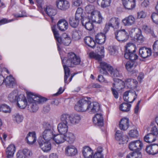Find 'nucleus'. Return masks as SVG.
<instances>
[{"mask_svg":"<svg viewBox=\"0 0 158 158\" xmlns=\"http://www.w3.org/2000/svg\"><path fill=\"white\" fill-rule=\"evenodd\" d=\"M61 59L64 71V81L65 84H68L69 82L67 80V78L70 74V71L68 67H73L74 65L79 64L81 60L79 57L72 52L69 53L67 57Z\"/></svg>","mask_w":158,"mask_h":158,"instance_id":"f257e3e1","label":"nucleus"},{"mask_svg":"<svg viewBox=\"0 0 158 158\" xmlns=\"http://www.w3.org/2000/svg\"><path fill=\"white\" fill-rule=\"evenodd\" d=\"M26 94L29 103L28 109L31 112H35L38 110L37 103H42L47 100L44 97L31 92H27Z\"/></svg>","mask_w":158,"mask_h":158,"instance_id":"f03ea898","label":"nucleus"},{"mask_svg":"<svg viewBox=\"0 0 158 158\" xmlns=\"http://www.w3.org/2000/svg\"><path fill=\"white\" fill-rule=\"evenodd\" d=\"M119 24L120 20L118 18L112 17L106 23L103 29V32L106 33L109 30L110 27L114 29H117L119 28Z\"/></svg>","mask_w":158,"mask_h":158,"instance_id":"7ed1b4c3","label":"nucleus"},{"mask_svg":"<svg viewBox=\"0 0 158 158\" xmlns=\"http://www.w3.org/2000/svg\"><path fill=\"white\" fill-rule=\"evenodd\" d=\"M90 102V101L87 98L80 100L75 105V110L77 111L81 112L88 110Z\"/></svg>","mask_w":158,"mask_h":158,"instance_id":"20e7f679","label":"nucleus"},{"mask_svg":"<svg viewBox=\"0 0 158 158\" xmlns=\"http://www.w3.org/2000/svg\"><path fill=\"white\" fill-rule=\"evenodd\" d=\"M114 35L115 38L119 41H125L129 37L128 33L124 29L117 31Z\"/></svg>","mask_w":158,"mask_h":158,"instance_id":"39448f33","label":"nucleus"},{"mask_svg":"<svg viewBox=\"0 0 158 158\" xmlns=\"http://www.w3.org/2000/svg\"><path fill=\"white\" fill-rule=\"evenodd\" d=\"M38 142L40 147L44 152H47L51 149V144L49 141L44 140L42 137L40 138Z\"/></svg>","mask_w":158,"mask_h":158,"instance_id":"423d86ee","label":"nucleus"},{"mask_svg":"<svg viewBox=\"0 0 158 158\" xmlns=\"http://www.w3.org/2000/svg\"><path fill=\"white\" fill-rule=\"evenodd\" d=\"M137 94L135 91L132 92L130 90L127 91L123 94L124 100L129 103H132L136 98Z\"/></svg>","mask_w":158,"mask_h":158,"instance_id":"0eeeda50","label":"nucleus"},{"mask_svg":"<svg viewBox=\"0 0 158 158\" xmlns=\"http://www.w3.org/2000/svg\"><path fill=\"white\" fill-rule=\"evenodd\" d=\"M143 144L139 140L132 141L129 144V148L130 150L135 152H139L142 148Z\"/></svg>","mask_w":158,"mask_h":158,"instance_id":"6e6552de","label":"nucleus"},{"mask_svg":"<svg viewBox=\"0 0 158 158\" xmlns=\"http://www.w3.org/2000/svg\"><path fill=\"white\" fill-rule=\"evenodd\" d=\"M56 4L57 8L61 10H65L69 7V2L65 0H57Z\"/></svg>","mask_w":158,"mask_h":158,"instance_id":"1a4fd4ad","label":"nucleus"},{"mask_svg":"<svg viewBox=\"0 0 158 158\" xmlns=\"http://www.w3.org/2000/svg\"><path fill=\"white\" fill-rule=\"evenodd\" d=\"M152 53L151 49L150 48L143 47L140 48L139 50V56L144 58L150 56Z\"/></svg>","mask_w":158,"mask_h":158,"instance_id":"9d476101","label":"nucleus"},{"mask_svg":"<svg viewBox=\"0 0 158 158\" xmlns=\"http://www.w3.org/2000/svg\"><path fill=\"white\" fill-rule=\"evenodd\" d=\"M17 102L18 106L21 109L25 108L27 104L26 98L23 95H19Z\"/></svg>","mask_w":158,"mask_h":158,"instance_id":"9b49d317","label":"nucleus"},{"mask_svg":"<svg viewBox=\"0 0 158 158\" xmlns=\"http://www.w3.org/2000/svg\"><path fill=\"white\" fill-rule=\"evenodd\" d=\"M91 20L93 22L100 24L102 22L103 18L100 12L98 11H95L94 13L90 16Z\"/></svg>","mask_w":158,"mask_h":158,"instance_id":"f8f14e48","label":"nucleus"},{"mask_svg":"<svg viewBox=\"0 0 158 158\" xmlns=\"http://www.w3.org/2000/svg\"><path fill=\"white\" fill-rule=\"evenodd\" d=\"M93 122L96 126L102 127L104 124L103 118L101 114H97L93 118Z\"/></svg>","mask_w":158,"mask_h":158,"instance_id":"ddd939ff","label":"nucleus"},{"mask_svg":"<svg viewBox=\"0 0 158 158\" xmlns=\"http://www.w3.org/2000/svg\"><path fill=\"white\" fill-rule=\"evenodd\" d=\"M54 134L53 131L52 129H47L43 132L42 136L43 139L45 140L48 141H50L51 139H53Z\"/></svg>","mask_w":158,"mask_h":158,"instance_id":"4468645a","label":"nucleus"},{"mask_svg":"<svg viewBox=\"0 0 158 158\" xmlns=\"http://www.w3.org/2000/svg\"><path fill=\"white\" fill-rule=\"evenodd\" d=\"M100 64L101 69L99 70V72L101 74L107 75L108 73L107 71L109 72L112 69V67L110 65L105 62H101Z\"/></svg>","mask_w":158,"mask_h":158,"instance_id":"2eb2a0df","label":"nucleus"},{"mask_svg":"<svg viewBox=\"0 0 158 158\" xmlns=\"http://www.w3.org/2000/svg\"><path fill=\"white\" fill-rule=\"evenodd\" d=\"M57 25L58 29L61 31H64L68 27V24L67 21L64 19H60L58 21Z\"/></svg>","mask_w":158,"mask_h":158,"instance_id":"dca6fc26","label":"nucleus"},{"mask_svg":"<svg viewBox=\"0 0 158 158\" xmlns=\"http://www.w3.org/2000/svg\"><path fill=\"white\" fill-rule=\"evenodd\" d=\"M89 110L91 113H95L100 110V105L96 102H91L90 101L89 106Z\"/></svg>","mask_w":158,"mask_h":158,"instance_id":"f3484780","label":"nucleus"},{"mask_svg":"<svg viewBox=\"0 0 158 158\" xmlns=\"http://www.w3.org/2000/svg\"><path fill=\"white\" fill-rule=\"evenodd\" d=\"M65 153L68 156H74L77 153V150L74 146L69 145L65 148Z\"/></svg>","mask_w":158,"mask_h":158,"instance_id":"a211bd4d","label":"nucleus"},{"mask_svg":"<svg viewBox=\"0 0 158 158\" xmlns=\"http://www.w3.org/2000/svg\"><path fill=\"white\" fill-rule=\"evenodd\" d=\"M114 83L113 84V88L118 90H122L125 87V83L123 81L118 78H113Z\"/></svg>","mask_w":158,"mask_h":158,"instance_id":"6ab92c4d","label":"nucleus"},{"mask_svg":"<svg viewBox=\"0 0 158 158\" xmlns=\"http://www.w3.org/2000/svg\"><path fill=\"white\" fill-rule=\"evenodd\" d=\"M135 22V19L132 15H130L126 17L122 20V22L125 26H130L134 24Z\"/></svg>","mask_w":158,"mask_h":158,"instance_id":"aec40b11","label":"nucleus"},{"mask_svg":"<svg viewBox=\"0 0 158 158\" xmlns=\"http://www.w3.org/2000/svg\"><path fill=\"white\" fill-rule=\"evenodd\" d=\"M129 119L127 118H122L119 123V127L120 129L122 130L125 131L127 130L129 126Z\"/></svg>","mask_w":158,"mask_h":158,"instance_id":"412c9836","label":"nucleus"},{"mask_svg":"<svg viewBox=\"0 0 158 158\" xmlns=\"http://www.w3.org/2000/svg\"><path fill=\"white\" fill-rule=\"evenodd\" d=\"M36 136L34 132H29L26 138L27 143L29 144H32L36 141Z\"/></svg>","mask_w":158,"mask_h":158,"instance_id":"4be33fe9","label":"nucleus"},{"mask_svg":"<svg viewBox=\"0 0 158 158\" xmlns=\"http://www.w3.org/2000/svg\"><path fill=\"white\" fill-rule=\"evenodd\" d=\"M61 122L67 125H71V115L64 113L62 114L60 116V118Z\"/></svg>","mask_w":158,"mask_h":158,"instance_id":"5701e85b","label":"nucleus"},{"mask_svg":"<svg viewBox=\"0 0 158 158\" xmlns=\"http://www.w3.org/2000/svg\"><path fill=\"white\" fill-rule=\"evenodd\" d=\"M82 153L85 158H92L93 152L89 147L85 146L83 148Z\"/></svg>","mask_w":158,"mask_h":158,"instance_id":"b1692460","label":"nucleus"},{"mask_svg":"<svg viewBox=\"0 0 158 158\" xmlns=\"http://www.w3.org/2000/svg\"><path fill=\"white\" fill-rule=\"evenodd\" d=\"M44 10L46 14L51 17L52 21L53 20L52 16H54L56 14V10L50 6H47L45 8H44Z\"/></svg>","mask_w":158,"mask_h":158,"instance_id":"393cba45","label":"nucleus"},{"mask_svg":"<svg viewBox=\"0 0 158 158\" xmlns=\"http://www.w3.org/2000/svg\"><path fill=\"white\" fill-rule=\"evenodd\" d=\"M4 83L6 87L13 88L15 85L14 78L11 76H7L5 79Z\"/></svg>","mask_w":158,"mask_h":158,"instance_id":"a878e982","label":"nucleus"},{"mask_svg":"<svg viewBox=\"0 0 158 158\" xmlns=\"http://www.w3.org/2000/svg\"><path fill=\"white\" fill-rule=\"evenodd\" d=\"M136 65L134 61H128L125 64V67L127 70L133 73H136V70H135Z\"/></svg>","mask_w":158,"mask_h":158,"instance_id":"bb28decb","label":"nucleus"},{"mask_svg":"<svg viewBox=\"0 0 158 158\" xmlns=\"http://www.w3.org/2000/svg\"><path fill=\"white\" fill-rule=\"evenodd\" d=\"M18 95V92L17 90H14L8 95V100L11 102H15L17 101Z\"/></svg>","mask_w":158,"mask_h":158,"instance_id":"cd10ccee","label":"nucleus"},{"mask_svg":"<svg viewBox=\"0 0 158 158\" xmlns=\"http://www.w3.org/2000/svg\"><path fill=\"white\" fill-rule=\"evenodd\" d=\"M98 33L95 36V40L98 44H102L105 42L106 37L105 34L106 33Z\"/></svg>","mask_w":158,"mask_h":158,"instance_id":"c85d7f7f","label":"nucleus"},{"mask_svg":"<svg viewBox=\"0 0 158 158\" xmlns=\"http://www.w3.org/2000/svg\"><path fill=\"white\" fill-rule=\"evenodd\" d=\"M53 140L57 144L61 143L64 142V135L60 134H54Z\"/></svg>","mask_w":158,"mask_h":158,"instance_id":"c756f323","label":"nucleus"},{"mask_svg":"<svg viewBox=\"0 0 158 158\" xmlns=\"http://www.w3.org/2000/svg\"><path fill=\"white\" fill-rule=\"evenodd\" d=\"M52 31L53 33L54 37L56 38L57 42L60 44H61L63 43L62 40L61 38L59 37L58 31L57 30L56 28V25H53L51 27Z\"/></svg>","mask_w":158,"mask_h":158,"instance_id":"7c9ffc66","label":"nucleus"},{"mask_svg":"<svg viewBox=\"0 0 158 158\" xmlns=\"http://www.w3.org/2000/svg\"><path fill=\"white\" fill-rule=\"evenodd\" d=\"M64 135L65 140L69 143H73L75 141L76 137L73 133L71 132H68Z\"/></svg>","mask_w":158,"mask_h":158,"instance_id":"2f4dec72","label":"nucleus"},{"mask_svg":"<svg viewBox=\"0 0 158 158\" xmlns=\"http://www.w3.org/2000/svg\"><path fill=\"white\" fill-rule=\"evenodd\" d=\"M68 126L62 123H60L57 126L58 132L60 134L64 135L68 131Z\"/></svg>","mask_w":158,"mask_h":158,"instance_id":"473e14b6","label":"nucleus"},{"mask_svg":"<svg viewBox=\"0 0 158 158\" xmlns=\"http://www.w3.org/2000/svg\"><path fill=\"white\" fill-rule=\"evenodd\" d=\"M80 19L76 17L74 18L71 17L69 19V24L72 27L76 28L78 26Z\"/></svg>","mask_w":158,"mask_h":158,"instance_id":"72a5a7b5","label":"nucleus"},{"mask_svg":"<svg viewBox=\"0 0 158 158\" xmlns=\"http://www.w3.org/2000/svg\"><path fill=\"white\" fill-rule=\"evenodd\" d=\"M136 47L135 44L131 43H128L125 46V53L130 52H135Z\"/></svg>","mask_w":158,"mask_h":158,"instance_id":"f704fd0d","label":"nucleus"},{"mask_svg":"<svg viewBox=\"0 0 158 158\" xmlns=\"http://www.w3.org/2000/svg\"><path fill=\"white\" fill-rule=\"evenodd\" d=\"M123 5L124 8L128 10H132L135 6V0H129Z\"/></svg>","mask_w":158,"mask_h":158,"instance_id":"c9c22d12","label":"nucleus"},{"mask_svg":"<svg viewBox=\"0 0 158 158\" xmlns=\"http://www.w3.org/2000/svg\"><path fill=\"white\" fill-rule=\"evenodd\" d=\"M81 120V116L78 114L71 115V125L78 124Z\"/></svg>","mask_w":158,"mask_h":158,"instance_id":"e433bc0d","label":"nucleus"},{"mask_svg":"<svg viewBox=\"0 0 158 158\" xmlns=\"http://www.w3.org/2000/svg\"><path fill=\"white\" fill-rule=\"evenodd\" d=\"M85 43L88 46L92 48H94L96 45L95 42L92 38L89 36L85 37L84 39Z\"/></svg>","mask_w":158,"mask_h":158,"instance_id":"4c0bfd02","label":"nucleus"},{"mask_svg":"<svg viewBox=\"0 0 158 158\" xmlns=\"http://www.w3.org/2000/svg\"><path fill=\"white\" fill-rule=\"evenodd\" d=\"M157 138V137L149 133L144 136V139L145 142L148 143H151L155 141Z\"/></svg>","mask_w":158,"mask_h":158,"instance_id":"58836bf2","label":"nucleus"},{"mask_svg":"<svg viewBox=\"0 0 158 158\" xmlns=\"http://www.w3.org/2000/svg\"><path fill=\"white\" fill-rule=\"evenodd\" d=\"M135 52H130L127 53H125L124 57L127 59H129L131 61L136 60L138 56L137 55L135 54Z\"/></svg>","mask_w":158,"mask_h":158,"instance_id":"ea45409f","label":"nucleus"},{"mask_svg":"<svg viewBox=\"0 0 158 158\" xmlns=\"http://www.w3.org/2000/svg\"><path fill=\"white\" fill-rule=\"evenodd\" d=\"M85 9L86 13L90 15V16L94 13L95 11H97L94 10V6L92 5H87L85 6Z\"/></svg>","mask_w":158,"mask_h":158,"instance_id":"a19ab883","label":"nucleus"},{"mask_svg":"<svg viewBox=\"0 0 158 158\" xmlns=\"http://www.w3.org/2000/svg\"><path fill=\"white\" fill-rule=\"evenodd\" d=\"M111 1V0H97V2L102 7L105 8L110 6Z\"/></svg>","mask_w":158,"mask_h":158,"instance_id":"79ce46f5","label":"nucleus"},{"mask_svg":"<svg viewBox=\"0 0 158 158\" xmlns=\"http://www.w3.org/2000/svg\"><path fill=\"white\" fill-rule=\"evenodd\" d=\"M109 72L113 77H121L122 76V74L117 69H113L112 67V69H110Z\"/></svg>","mask_w":158,"mask_h":158,"instance_id":"37998d69","label":"nucleus"},{"mask_svg":"<svg viewBox=\"0 0 158 158\" xmlns=\"http://www.w3.org/2000/svg\"><path fill=\"white\" fill-rule=\"evenodd\" d=\"M131 105L127 103H123L119 106V109L123 112H127L130 110Z\"/></svg>","mask_w":158,"mask_h":158,"instance_id":"c03bdc74","label":"nucleus"},{"mask_svg":"<svg viewBox=\"0 0 158 158\" xmlns=\"http://www.w3.org/2000/svg\"><path fill=\"white\" fill-rule=\"evenodd\" d=\"M80 31L79 30H74L73 31L72 39L75 40H79L81 38Z\"/></svg>","mask_w":158,"mask_h":158,"instance_id":"a18cd8bd","label":"nucleus"},{"mask_svg":"<svg viewBox=\"0 0 158 158\" xmlns=\"http://www.w3.org/2000/svg\"><path fill=\"white\" fill-rule=\"evenodd\" d=\"M0 110L5 113H9L11 111V109L9 106L4 104L0 106Z\"/></svg>","mask_w":158,"mask_h":158,"instance_id":"49530a36","label":"nucleus"},{"mask_svg":"<svg viewBox=\"0 0 158 158\" xmlns=\"http://www.w3.org/2000/svg\"><path fill=\"white\" fill-rule=\"evenodd\" d=\"M138 33H135L136 35L135 38L139 43H142L144 39V37L141 35V31L139 29H138Z\"/></svg>","mask_w":158,"mask_h":158,"instance_id":"de8ad7c7","label":"nucleus"},{"mask_svg":"<svg viewBox=\"0 0 158 158\" xmlns=\"http://www.w3.org/2000/svg\"><path fill=\"white\" fill-rule=\"evenodd\" d=\"M83 16V10L81 8H78L76 11L75 17L81 19Z\"/></svg>","mask_w":158,"mask_h":158,"instance_id":"09e8293b","label":"nucleus"},{"mask_svg":"<svg viewBox=\"0 0 158 158\" xmlns=\"http://www.w3.org/2000/svg\"><path fill=\"white\" fill-rule=\"evenodd\" d=\"M26 157H29L32 156V153L31 151L27 148H25L22 150Z\"/></svg>","mask_w":158,"mask_h":158,"instance_id":"8fccbe9b","label":"nucleus"},{"mask_svg":"<svg viewBox=\"0 0 158 158\" xmlns=\"http://www.w3.org/2000/svg\"><path fill=\"white\" fill-rule=\"evenodd\" d=\"M129 134L130 137L133 138H136L139 136L138 131L136 129L131 130Z\"/></svg>","mask_w":158,"mask_h":158,"instance_id":"3c124183","label":"nucleus"},{"mask_svg":"<svg viewBox=\"0 0 158 158\" xmlns=\"http://www.w3.org/2000/svg\"><path fill=\"white\" fill-rule=\"evenodd\" d=\"M123 132L120 131H116L115 134V138L117 140H123Z\"/></svg>","mask_w":158,"mask_h":158,"instance_id":"603ef678","label":"nucleus"},{"mask_svg":"<svg viewBox=\"0 0 158 158\" xmlns=\"http://www.w3.org/2000/svg\"><path fill=\"white\" fill-rule=\"evenodd\" d=\"M89 56L91 58H93L100 61L101 59V56L100 55L96 54L94 52H91L89 53Z\"/></svg>","mask_w":158,"mask_h":158,"instance_id":"864d4df0","label":"nucleus"},{"mask_svg":"<svg viewBox=\"0 0 158 158\" xmlns=\"http://www.w3.org/2000/svg\"><path fill=\"white\" fill-rule=\"evenodd\" d=\"M108 48L109 53L110 55H115L116 54L117 52V50L115 46H110Z\"/></svg>","mask_w":158,"mask_h":158,"instance_id":"5fc2aeb1","label":"nucleus"},{"mask_svg":"<svg viewBox=\"0 0 158 158\" xmlns=\"http://www.w3.org/2000/svg\"><path fill=\"white\" fill-rule=\"evenodd\" d=\"M152 51L156 55H158V40L154 42L152 46Z\"/></svg>","mask_w":158,"mask_h":158,"instance_id":"6e6d98bb","label":"nucleus"},{"mask_svg":"<svg viewBox=\"0 0 158 158\" xmlns=\"http://www.w3.org/2000/svg\"><path fill=\"white\" fill-rule=\"evenodd\" d=\"M81 23L82 25L89 23L92 21L91 18H90V15H88L87 17H83L82 19Z\"/></svg>","mask_w":158,"mask_h":158,"instance_id":"4d7b16f0","label":"nucleus"},{"mask_svg":"<svg viewBox=\"0 0 158 158\" xmlns=\"http://www.w3.org/2000/svg\"><path fill=\"white\" fill-rule=\"evenodd\" d=\"M13 117L14 120L18 123H19L22 122L23 119V117L19 114H16L13 116Z\"/></svg>","mask_w":158,"mask_h":158,"instance_id":"13d9d810","label":"nucleus"},{"mask_svg":"<svg viewBox=\"0 0 158 158\" xmlns=\"http://www.w3.org/2000/svg\"><path fill=\"white\" fill-rule=\"evenodd\" d=\"M93 21L87 23L83 25L87 30L91 31L94 28V25L93 23Z\"/></svg>","mask_w":158,"mask_h":158,"instance_id":"bf43d9fd","label":"nucleus"},{"mask_svg":"<svg viewBox=\"0 0 158 158\" xmlns=\"http://www.w3.org/2000/svg\"><path fill=\"white\" fill-rule=\"evenodd\" d=\"M151 17L154 23L156 24H158V14L154 12L152 13Z\"/></svg>","mask_w":158,"mask_h":158,"instance_id":"052dcab7","label":"nucleus"},{"mask_svg":"<svg viewBox=\"0 0 158 158\" xmlns=\"http://www.w3.org/2000/svg\"><path fill=\"white\" fill-rule=\"evenodd\" d=\"M152 155H154L158 153V145L156 144H152Z\"/></svg>","mask_w":158,"mask_h":158,"instance_id":"680f3d73","label":"nucleus"},{"mask_svg":"<svg viewBox=\"0 0 158 158\" xmlns=\"http://www.w3.org/2000/svg\"><path fill=\"white\" fill-rule=\"evenodd\" d=\"M150 133L158 137V130L156 127L154 126L152 127Z\"/></svg>","mask_w":158,"mask_h":158,"instance_id":"e2e57ef3","label":"nucleus"},{"mask_svg":"<svg viewBox=\"0 0 158 158\" xmlns=\"http://www.w3.org/2000/svg\"><path fill=\"white\" fill-rule=\"evenodd\" d=\"M15 150L16 149L15 146L13 144H11L8 146L6 150L9 152H12L13 153H15Z\"/></svg>","mask_w":158,"mask_h":158,"instance_id":"0e129e2a","label":"nucleus"},{"mask_svg":"<svg viewBox=\"0 0 158 158\" xmlns=\"http://www.w3.org/2000/svg\"><path fill=\"white\" fill-rule=\"evenodd\" d=\"M43 127L45 129H51L52 124L48 122H44L43 124Z\"/></svg>","mask_w":158,"mask_h":158,"instance_id":"69168bd1","label":"nucleus"},{"mask_svg":"<svg viewBox=\"0 0 158 158\" xmlns=\"http://www.w3.org/2000/svg\"><path fill=\"white\" fill-rule=\"evenodd\" d=\"M146 16V14L144 12L142 11L137 13V18L139 19L144 18Z\"/></svg>","mask_w":158,"mask_h":158,"instance_id":"338daca9","label":"nucleus"},{"mask_svg":"<svg viewBox=\"0 0 158 158\" xmlns=\"http://www.w3.org/2000/svg\"><path fill=\"white\" fill-rule=\"evenodd\" d=\"M17 158H26L22 150H19L16 154Z\"/></svg>","mask_w":158,"mask_h":158,"instance_id":"774afa93","label":"nucleus"}]
</instances>
